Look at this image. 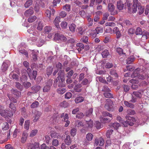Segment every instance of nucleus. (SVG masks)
Segmentation results:
<instances>
[{
	"label": "nucleus",
	"mask_w": 149,
	"mask_h": 149,
	"mask_svg": "<svg viewBox=\"0 0 149 149\" xmlns=\"http://www.w3.org/2000/svg\"><path fill=\"white\" fill-rule=\"evenodd\" d=\"M139 5H140L138 3V0H133V5L130 3L127 4L129 10L131 12L132 10L133 13H134L136 11L137 7Z\"/></svg>",
	"instance_id": "nucleus-1"
},
{
	"label": "nucleus",
	"mask_w": 149,
	"mask_h": 149,
	"mask_svg": "<svg viewBox=\"0 0 149 149\" xmlns=\"http://www.w3.org/2000/svg\"><path fill=\"white\" fill-rule=\"evenodd\" d=\"M132 77H135L140 79H144L146 78H148L149 77L148 74L144 73L143 74H139L137 73V70H135L133 73L131 75Z\"/></svg>",
	"instance_id": "nucleus-2"
},
{
	"label": "nucleus",
	"mask_w": 149,
	"mask_h": 149,
	"mask_svg": "<svg viewBox=\"0 0 149 149\" xmlns=\"http://www.w3.org/2000/svg\"><path fill=\"white\" fill-rule=\"evenodd\" d=\"M58 76L57 78L54 81L53 84L54 86L56 87L57 85V82H60V80L62 81H65V78L64 77V73L61 71H59L58 73Z\"/></svg>",
	"instance_id": "nucleus-3"
},
{
	"label": "nucleus",
	"mask_w": 149,
	"mask_h": 149,
	"mask_svg": "<svg viewBox=\"0 0 149 149\" xmlns=\"http://www.w3.org/2000/svg\"><path fill=\"white\" fill-rule=\"evenodd\" d=\"M52 80L49 79L45 83V85L43 88V91L44 92H48L50 89L51 86L52 85Z\"/></svg>",
	"instance_id": "nucleus-4"
},
{
	"label": "nucleus",
	"mask_w": 149,
	"mask_h": 149,
	"mask_svg": "<svg viewBox=\"0 0 149 149\" xmlns=\"http://www.w3.org/2000/svg\"><path fill=\"white\" fill-rule=\"evenodd\" d=\"M0 114L5 118L8 116L10 117L13 115L12 112L8 110H5L3 111H1Z\"/></svg>",
	"instance_id": "nucleus-5"
},
{
	"label": "nucleus",
	"mask_w": 149,
	"mask_h": 149,
	"mask_svg": "<svg viewBox=\"0 0 149 149\" xmlns=\"http://www.w3.org/2000/svg\"><path fill=\"white\" fill-rule=\"evenodd\" d=\"M39 143L35 142L34 143H29L27 144L28 149H40Z\"/></svg>",
	"instance_id": "nucleus-6"
},
{
	"label": "nucleus",
	"mask_w": 149,
	"mask_h": 149,
	"mask_svg": "<svg viewBox=\"0 0 149 149\" xmlns=\"http://www.w3.org/2000/svg\"><path fill=\"white\" fill-rule=\"evenodd\" d=\"M125 118L129 121V125L132 126L134 125V122L135 121V119L134 118L127 115L126 116Z\"/></svg>",
	"instance_id": "nucleus-7"
},
{
	"label": "nucleus",
	"mask_w": 149,
	"mask_h": 149,
	"mask_svg": "<svg viewBox=\"0 0 149 149\" xmlns=\"http://www.w3.org/2000/svg\"><path fill=\"white\" fill-rule=\"evenodd\" d=\"M28 137V134L26 132H23L22 135L21 141L22 143H24L26 141Z\"/></svg>",
	"instance_id": "nucleus-8"
},
{
	"label": "nucleus",
	"mask_w": 149,
	"mask_h": 149,
	"mask_svg": "<svg viewBox=\"0 0 149 149\" xmlns=\"http://www.w3.org/2000/svg\"><path fill=\"white\" fill-rule=\"evenodd\" d=\"M117 8L119 10H123L124 8V4L123 2L119 1L117 2Z\"/></svg>",
	"instance_id": "nucleus-9"
},
{
	"label": "nucleus",
	"mask_w": 149,
	"mask_h": 149,
	"mask_svg": "<svg viewBox=\"0 0 149 149\" xmlns=\"http://www.w3.org/2000/svg\"><path fill=\"white\" fill-rule=\"evenodd\" d=\"M41 115V113L40 112L38 111H36L34 113V119L33 121L34 122H36L39 119Z\"/></svg>",
	"instance_id": "nucleus-10"
},
{
	"label": "nucleus",
	"mask_w": 149,
	"mask_h": 149,
	"mask_svg": "<svg viewBox=\"0 0 149 149\" xmlns=\"http://www.w3.org/2000/svg\"><path fill=\"white\" fill-rule=\"evenodd\" d=\"M33 13V8H31L26 10L24 13V15L28 17L32 15Z\"/></svg>",
	"instance_id": "nucleus-11"
},
{
	"label": "nucleus",
	"mask_w": 149,
	"mask_h": 149,
	"mask_svg": "<svg viewBox=\"0 0 149 149\" xmlns=\"http://www.w3.org/2000/svg\"><path fill=\"white\" fill-rule=\"evenodd\" d=\"M38 53V51L36 50H33L32 51V58L33 60L34 61H36L37 59V55Z\"/></svg>",
	"instance_id": "nucleus-12"
},
{
	"label": "nucleus",
	"mask_w": 149,
	"mask_h": 149,
	"mask_svg": "<svg viewBox=\"0 0 149 149\" xmlns=\"http://www.w3.org/2000/svg\"><path fill=\"white\" fill-rule=\"evenodd\" d=\"M135 58L134 56H130L127 59V63L129 64L132 63L134 61Z\"/></svg>",
	"instance_id": "nucleus-13"
},
{
	"label": "nucleus",
	"mask_w": 149,
	"mask_h": 149,
	"mask_svg": "<svg viewBox=\"0 0 149 149\" xmlns=\"http://www.w3.org/2000/svg\"><path fill=\"white\" fill-rule=\"evenodd\" d=\"M8 67V64L4 62L3 63L1 67V70L3 72H4L7 70Z\"/></svg>",
	"instance_id": "nucleus-14"
},
{
	"label": "nucleus",
	"mask_w": 149,
	"mask_h": 149,
	"mask_svg": "<svg viewBox=\"0 0 149 149\" xmlns=\"http://www.w3.org/2000/svg\"><path fill=\"white\" fill-rule=\"evenodd\" d=\"M72 142V140L70 139V136L69 135H67L66 138L65 139V144L67 145H70Z\"/></svg>",
	"instance_id": "nucleus-15"
},
{
	"label": "nucleus",
	"mask_w": 149,
	"mask_h": 149,
	"mask_svg": "<svg viewBox=\"0 0 149 149\" xmlns=\"http://www.w3.org/2000/svg\"><path fill=\"white\" fill-rule=\"evenodd\" d=\"M145 65H141L140 67V71L141 72L142 71L146 72L148 70L147 67L149 66V64H147L144 66Z\"/></svg>",
	"instance_id": "nucleus-16"
},
{
	"label": "nucleus",
	"mask_w": 149,
	"mask_h": 149,
	"mask_svg": "<svg viewBox=\"0 0 149 149\" xmlns=\"http://www.w3.org/2000/svg\"><path fill=\"white\" fill-rule=\"evenodd\" d=\"M112 118H108L102 117L100 119V121L102 123H107L109 122L112 119Z\"/></svg>",
	"instance_id": "nucleus-17"
},
{
	"label": "nucleus",
	"mask_w": 149,
	"mask_h": 149,
	"mask_svg": "<svg viewBox=\"0 0 149 149\" xmlns=\"http://www.w3.org/2000/svg\"><path fill=\"white\" fill-rule=\"evenodd\" d=\"M60 17H56L54 21V23L57 28L59 27V23L60 22Z\"/></svg>",
	"instance_id": "nucleus-18"
},
{
	"label": "nucleus",
	"mask_w": 149,
	"mask_h": 149,
	"mask_svg": "<svg viewBox=\"0 0 149 149\" xmlns=\"http://www.w3.org/2000/svg\"><path fill=\"white\" fill-rule=\"evenodd\" d=\"M124 102L125 106L127 107H130L132 109L134 108V105L133 104L130 103L128 101H124Z\"/></svg>",
	"instance_id": "nucleus-19"
},
{
	"label": "nucleus",
	"mask_w": 149,
	"mask_h": 149,
	"mask_svg": "<svg viewBox=\"0 0 149 149\" xmlns=\"http://www.w3.org/2000/svg\"><path fill=\"white\" fill-rule=\"evenodd\" d=\"M33 92L36 93L38 92L40 88V86H34L31 87Z\"/></svg>",
	"instance_id": "nucleus-20"
},
{
	"label": "nucleus",
	"mask_w": 149,
	"mask_h": 149,
	"mask_svg": "<svg viewBox=\"0 0 149 149\" xmlns=\"http://www.w3.org/2000/svg\"><path fill=\"white\" fill-rule=\"evenodd\" d=\"M84 100V98L82 96H79L77 97L75 100V101L76 103H80L83 102Z\"/></svg>",
	"instance_id": "nucleus-21"
},
{
	"label": "nucleus",
	"mask_w": 149,
	"mask_h": 149,
	"mask_svg": "<svg viewBox=\"0 0 149 149\" xmlns=\"http://www.w3.org/2000/svg\"><path fill=\"white\" fill-rule=\"evenodd\" d=\"M11 92L17 97H19L21 95L20 92L16 89H12L11 90Z\"/></svg>",
	"instance_id": "nucleus-22"
},
{
	"label": "nucleus",
	"mask_w": 149,
	"mask_h": 149,
	"mask_svg": "<svg viewBox=\"0 0 149 149\" xmlns=\"http://www.w3.org/2000/svg\"><path fill=\"white\" fill-rule=\"evenodd\" d=\"M94 32H96L97 34L102 33L103 32V28L101 26L97 27L95 30H94Z\"/></svg>",
	"instance_id": "nucleus-23"
},
{
	"label": "nucleus",
	"mask_w": 149,
	"mask_h": 149,
	"mask_svg": "<svg viewBox=\"0 0 149 149\" xmlns=\"http://www.w3.org/2000/svg\"><path fill=\"white\" fill-rule=\"evenodd\" d=\"M86 19L88 21V26H91L93 24V20L91 18V16L88 15L87 16Z\"/></svg>",
	"instance_id": "nucleus-24"
},
{
	"label": "nucleus",
	"mask_w": 149,
	"mask_h": 149,
	"mask_svg": "<svg viewBox=\"0 0 149 149\" xmlns=\"http://www.w3.org/2000/svg\"><path fill=\"white\" fill-rule=\"evenodd\" d=\"M108 9L109 12H113L115 9V6L112 3H109L108 6Z\"/></svg>",
	"instance_id": "nucleus-25"
},
{
	"label": "nucleus",
	"mask_w": 149,
	"mask_h": 149,
	"mask_svg": "<svg viewBox=\"0 0 149 149\" xmlns=\"http://www.w3.org/2000/svg\"><path fill=\"white\" fill-rule=\"evenodd\" d=\"M86 127L89 128H91L93 126V122L92 120H90L89 121H86Z\"/></svg>",
	"instance_id": "nucleus-26"
},
{
	"label": "nucleus",
	"mask_w": 149,
	"mask_h": 149,
	"mask_svg": "<svg viewBox=\"0 0 149 149\" xmlns=\"http://www.w3.org/2000/svg\"><path fill=\"white\" fill-rule=\"evenodd\" d=\"M93 135L90 133H88L86 135V139L88 141H91L93 139Z\"/></svg>",
	"instance_id": "nucleus-27"
},
{
	"label": "nucleus",
	"mask_w": 149,
	"mask_h": 149,
	"mask_svg": "<svg viewBox=\"0 0 149 149\" xmlns=\"http://www.w3.org/2000/svg\"><path fill=\"white\" fill-rule=\"evenodd\" d=\"M110 74L113 77H114L115 78H117L118 77L117 73L116 70H111L110 71Z\"/></svg>",
	"instance_id": "nucleus-28"
},
{
	"label": "nucleus",
	"mask_w": 149,
	"mask_h": 149,
	"mask_svg": "<svg viewBox=\"0 0 149 149\" xmlns=\"http://www.w3.org/2000/svg\"><path fill=\"white\" fill-rule=\"evenodd\" d=\"M69 28L70 31L72 32H74L75 31V29L76 27V25L72 24L69 25Z\"/></svg>",
	"instance_id": "nucleus-29"
},
{
	"label": "nucleus",
	"mask_w": 149,
	"mask_h": 149,
	"mask_svg": "<svg viewBox=\"0 0 149 149\" xmlns=\"http://www.w3.org/2000/svg\"><path fill=\"white\" fill-rule=\"evenodd\" d=\"M102 56L103 58H106L109 55V51L107 50H104L102 53Z\"/></svg>",
	"instance_id": "nucleus-30"
},
{
	"label": "nucleus",
	"mask_w": 149,
	"mask_h": 149,
	"mask_svg": "<svg viewBox=\"0 0 149 149\" xmlns=\"http://www.w3.org/2000/svg\"><path fill=\"white\" fill-rule=\"evenodd\" d=\"M57 91L58 93L62 94L66 92V89L65 88H60L57 90Z\"/></svg>",
	"instance_id": "nucleus-31"
},
{
	"label": "nucleus",
	"mask_w": 149,
	"mask_h": 149,
	"mask_svg": "<svg viewBox=\"0 0 149 149\" xmlns=\"http://www.w3.org/2000/svg\"><path fill=\"white\" fill-rule=\"evenodd\" d=\"M2 128L4 130H8L9 128V125L8 123L6 122L3 123L2 125Z\"/></svg>",
	"instance_id": "nucleus-32"
},
{
	"label": "nucleus",
	"mask_w": 149,
	"mask_h": 149,
	"mask_svg": "<svg viewBox=\"0 0 149 149\" xmlns=\"http://www.w3.org/2000/svg\"><path fill=\"white\" fill-rule=\"evenodd\" d=\"M63 9L68 12H69L71 9L70 5L69 4H66L63 7Z\"/></svg>",
	"instance_id": "nucleus-33"
},
{
	"label": "nucleus",
	"mask_w": 149,
	"mask_h": 149,
	"mask_svg": "<svg viewBox=\"0 0 149 149\" xmlns=\"http://www.w3.org/2000/svg\"><path fill=\"white\" fill-rule=\"evenodd\" d=\"M93 112V109L91 108L89 109L86 113V116L90 117L92 115Z\"/></svg>",
	"instance_id": "nucleus-34"
},
{
	"label": "nucleus",
	"mask_w": 149,
	"mask_h": 149,
	"mask_svg": "<svg viewBox=\"0 0 149 149\" xmlns=\"http://www.w3.org/2000/svg\"><path fill=\"white\" fill-rule=\"evenodd\" d=\"M135 33L136 35H142L143 33V31L140 28L138 27L136 30Z\"/></svg>",
	"instance_id": "nucleus-35"
},
{
	"label": "nucleus",
	"mask_w": 149,
	"mask_h": 149,
	"mask_svg": "<svg viewBox=\"0 0 149 149\" xmlns=\"http://www.w3.org/2000/svg\"><path fill=\"white\" fill-rule=\"evenodd\" d=\"M53 68L52 67H49L47 68V74L48 76L50 75L52 73Z\"/></svg>",
	"instance_id": "nucleus-36"
},
{
	"label": "nucleus",
	"mask_w": 149,
	"mask_h": 149,
	"mask_svg": "<svg viewBox=\"0 0 149 149\" xmlns=\"http://www.w3.org/2000/svg\"><path fill=\"white\" fill-rule=\"evenodd\" d=\"M109 92H105L103 94L105 97L109 98H112L113 96L112 94Z\"/></svg>",
	"instance_id": "nucleus-37"
},
{
	"label": "nucleus",
	"mask_w": 149,
	"mask_h": 149,
	"mask_svg": "<svg viewBox=\"0 0 149 149\" xmlns=\"http://www.w3.org/2000/svg\"><path fill=\"white\" fill-rule=\"evenodd\" d=\"M81 87V85L80 84H78L76 85L74 88V89L75 91L79 92H81V89L80 88Z\"/></svg>",
	"instance_id": "nucleus-38"
},
{
	"label": "nucleus",
	"mask_w": 149,
	"mask_h": 149,
	"mask_svg": "<svg viewBox=\"0 0 149 149\" xmlns=\"http://www.w3.org/2000/svg\"><path fill=\"white\" fill-rule=\"evenodd\" d=\"M33 3V1L31 0H29L26 2L24 4L25 8H27L31 5Z\"/></svg>",
	"instance_id": "nucleus-39"
},
{
	"label": "nucleus",
	"mask_w": 149,
	"mask_h": 149,
	"mask_svg": "<svg viewBox=\"0 0 149 149\" xmlns=\"http://www.w3.org/2000/svg\"><path fill=\"white\" fill-rule=\"evenodd\" d=\"M23 85L25 88L27 89L31 86V84L29 82L25 81L23 83Z\"/></svg>",
	"instance_id": "nucleus-40"
},
{
	"label": "nucleus",
	"mask_w": 149,
	"mask_h": 149,
	"mask_svg": "<svg viewBox=\"0 0 149 149\" xmlns=\"http://www.w3.org/2000/svg\"><path fill=\"white\" fill-rule=\"evenodd\" d=\"M38 130L37 129H35L32 130L31 132L29 135L30 137H32L35 136L38 133Z\"/></svg>",
	"instance_id": "nucleus-41"
},
{
	"label": "nucleus",
	"mask_w": 149,
	"mask_h": 149,
	"mask_svg": "<svg viewBox=\"0 0 149 149\" xmlns=\"http://www.w3.org/2000/svg\"><path fill=\"white\" fill-rule=\"evenodd\" d=\"M37 17L36 16H33L29 17L28 19V21L29 22L31 23L36 20Z\"/></svg>",
	"instance_id": "nucleus-42"
},
{
	"label": "nucleus",
	"mask_w": 149,
	"mask_h": 149,
	"mask_svg": "<svg viewBox=\"0 0 149 149\" xmlns=\"http://www.w3.org/2000/svg\"><path fill=\"white\" fill-rule=\"evenodd\" d=\"M75 125L77 127H84V125L81 122L78 120L75 122Z\"/></svg>",
	"instance_id": "nucleus-43"
},
{
	"label": "nucleus",
	"mask_w": 149,
	"mask_h": 149,
	"mask_svg": "<svg viewBox=\"0 0 149 149\" xmlns=\"http://www.w3.org/2000/svg\"><path fill=\"white\" fill-rule=\"evenodd\" d=\"M138 8L139 10V15L141 14L144 11V7H142L140 5H139L138 6Z\"/></svg>",
	"instance_id": "nucleus-44"
},
{
	"label": "nucleus",
	"mask_w": 149,
	"mask_h": 149,
	"mask_svg": "<svg viewBox=\"0 0 149 149\" xmlns=\"http://www.w3.org/2000/svg\"><path fill=\"white\" fill-rule=\"evenodd\" d=\"M37 75V71L33 70V72L32 75L30 76V78L31 79H34L35 80L36 78Z\"/></svg>",
	"instance_id": "nucleus-45"
},
{
	"label": "nucleus",
	"mask_w": 149,
	"mask_h": 149,
	"mask_svg": "<svg viewBox=\"0 0 149 149\" xmlns=\"http://www.w3.org/2000/svg\"><path fill=\"white\" fill-rule=\"evenodd\" d=\"M43 26L42 22L41 21H40L38 23L37 29L38 30L41 31L43 29Z\"/></svg>",
	"instance_id": "nucleus-46"
},
{
	"label": "nucleus",
	"mask_w": 149,
	"mask_h": 149,
	"mask_svg": "<svg viewBox=\"0 0 149 149\" xmlns=\"http://www.w3.org/2000/svg\"><path fill=\"white\" fill-rule=\"evenodd\" d=\"M52 27L50 26H47L44 28V31L46 33H48L52 30Z\"/></svg>",
	"instance_id": "nucleus-47"
},
{
	"label": "nucleus",
	"mask_w": 149,
	"mask_h": 149,
	"mask_svg": "<svg viewBox=\"0 0 149 149\" xmlns=\"http://www.w3.org/2000/svg\"><path fill=\"white\" fill-rule=\"evenodd\" d=\"M61 34L58 33H56L55 34L54 36V40L56 41H59L60 39V36Z\"/></svg>",
	"instance_id": "nucleus-48"
},
{
	"label": "nucleus",
	"mask_w": 149,
	"mask_h": 149,
	"mask_svg": "<svg viewBox=\"0 0 149 149\" xmlns=\"http://www.w3.org/2000/svg\"><path fill=\"white\" fill-rule=\"evenodd\" d=\"M52 146L56 147L59 145V141L56 139H53L52 142Z\"/></svg>",
	"instance_id": "nucleus-49"
},
{
	"label": "nucleus",
	"mask_w": 149,
	"mask_h": 149,
	"mask_svg": "<svg viewBox=\"0 0 149 149\" xmlns=\"http://www.w3.org/2000/svg\"><path fill=\"white\" fill-rule=\"evenodd\" d=\"M116 51L120 55L125 54V53L123 52V49L120 47L117 48L116 49Z\"/></svg>",
	"instance_id": "nucleus-50"
},
{
	"label": "nucleus",
	"mask_w": 149,
	"mask_h": 149,
	"mask_svg": "<svg viewBox=\"0 0 149 149\" xmlns=\"http://www.w3.org/2000/svg\"><path fill=\"white\" fill-rule=\"evenodd\" d=\"M113 132V130L112 129L108 130L107 132L106 136L107 138H110V135L112 134Z\"/></svg>",
	"instance_id": "nucleus-51"
},
{
	"label": "nucleus",
	"mask_w": 149,
	"mask_h": 149,
	"mask_svg": "<svg viewBox=\"0 0 149 149\" xmlns=\"http://www.w3.org/2000/svg\"><path fill=\"white\" fill-rule=\"evenodd\" d=\"M30 127V122L29 120H26L25 121L24 124V128L26 130L29 129Z\"/></svg>",
	"instance_id": "nucleus-52"
},
{
	"label": "nucleus",
	"mask_w": 149,
	"mask_h": 149,
	"mask_svg": "<svg viewBox=\"0 0 149 149\" xmlns=\"http://www.w3.org/2000/svg\"><path fill=\"white\" fill-rule=\"evenodd\" d=\"M142 35H143L142 37L146 38V39L149 37V33L148 32L143 31Z\"/></svg>",
	"instance_id": "nucleus-53"
},
{
	"label": "nucleus",
	"mask_w": 149,
	"mask_h": 149,
	"mask_svg": "<svg viewBox=\"0 0 149 149\" xmlns=\"http://www.w3.org/2000/svg\"><path fill=\"white\" fill-rule=\"evenodd\" d=\"M39 103L37 101L33 103L31 105V108H34L38 107L39 105Z\"/></svg>",
	"instance_id": "nucleus-54"
},
{
	"label": "nucleus",
	"mask_w": 149,
	"mask_h": 149,
	"mask_svg": "<svg viewBox=\"0 0 149 149\" xmlns=\"http://www.w3.org/2000/svg\"><path fill=\"white\" fill-rule=\"evenodd\" d=\"M133 94L137 97L140 98L141 97V93L136 91L133 93Z\"/></svg>",
	"instance_id": "nucleus-55"
},
{
	"label": "nucleus",
	"mask_w": 149,
	"mask_h": 149,
	"mask_svg": "<svg viewBox=\"0 0 149 149\" xmlns=\"http://www.w3.org/2000/svg\"><path fill=\"white\" fill-rule=\"evenodd\" d=\"M127 112L128 114L130 115H134L136 113L134 110L131 109L127 110Z\"/></svg>",
	"instance_id": "nucleus-56"
},
{
	"label": "nucleus",
	"mask_w": 149,
	"mask_h": 149,
	"mask_svg": "<svg viewBox=\"0 0 149 149\" xmlns=\"http://www.w3.org/2000/svg\"><path fill=\"white\" fill-rule=\"evenodd\" d=\"M77 130L75 128H73L70 131V134L72 136H74L76 134Z\"/></svg>",
	"instance_id": "nucleus-57"
},
{
	"label": "nucleus",
	"mask_w": 149,
	"mask_h": 149,
	"mask_svg": "<svg viewBox=\"0 0 149 149\" xmlns=\"http://www.w3.org/2000/svg\"><path fill=\"white\" fill-rule=\"evenodd\" d=\"M102 114L104 116H109L110 118H112V115L110 114L108 112H103L102 113Z\"/></svg>",
	"instance_id": "nucleus-58"
},
{
	"label": "nucleus",
	"mask_w": 149,
	"mask_h": 149,
	"mask_svg": "<svg viewBox=\"0 0 149 149\" xmlns=\"http://www.w3.org/2000/svg\"><path fill=\"white\" fill-rule=\"evenodd\" d=\"M15 84V86L16 87L20 90H22V87L21 84L18 82H16Z\"/></svg>",
	"instance_id": "nucleus-59"
},
{
	"label": "nucleus",
	"mask_w": 149,
	"mask_h": 149,
	"mask_svg": "<svg viewBox=\"0 0 149 149\" xmlns=\"http://www.w3.org/2000/svg\"><path fill=\"white\" fill-rule=\"evenodd\" d=\"M19 52L22 54H24L26 57L28 56V54L27 52L24 49H20Z\"/></svg>",
	"instance_id": "nucleus-60"
},
{
	"label": "nucleus",
	"mask_w": 149,
	"mask_h": 149,
	"mask_svg": "<svg viewBox=\"0 0 149 149\" xmlns=\"http://www.w3.org/2000/svg\"><path fill=\"white\" fill-rule=\"evenodd\" d=\"M88 38L87 36H84L81 39V41L85 43L88 42Z\"/></svg>",
	"instance_id": "nucleus-61"
},
{
	"label": "nucleus",
	"mask_w": 149,
	"mask_h": 149,
	"mask_svg": "<svg viewBox=\"0 0 149 149\" xmlns=\"http://www.w3.org/2000/svg\"><path fill=\"white\" fill-rule=\"evenodd\" d=\"M60 37V42H65L67 40L66 38L63 35L61 34Z\"/></svg>",
	"instance_id": "nucleus-62"
},
{
	"label": "nucleus",
	"mask_w": 149,
	"mask_h": 149,
	"mask_svg": "<svg viewBox=\"0 0 149 149\" xmlns=\"http://www.w3.org/2000/svg\"><path fill=\"white\" fill-rule=\"evenodd\" d=\"M59 15L61 18L65 17L67 15V13L65 11H62L59 13Z\"/></svg>",
	"instance_id": "nucleus-63"
},
{
	"label": "nucleus",
	"mask_w": 149,
	"mask_h": 149,
	"mask_svg": "<svg viewBox=\"0 0 149 149\" xmlns=\"http://www.w3.org/2000/svg\"><path fill=\"white\" fill-rule=\"evenodd\" d=\"M72 93L70 92H68L65 95V97L66 99H69L72 97Z\"/></svg>",
	"instance_id": "nucleus-64"
}]
</instances>
